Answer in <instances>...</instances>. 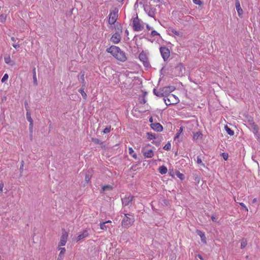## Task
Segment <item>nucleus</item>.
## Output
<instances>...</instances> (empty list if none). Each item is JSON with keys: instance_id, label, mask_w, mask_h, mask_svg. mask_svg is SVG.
I'll return each mask as SVG.
<instances>
[{"instance_id": "ddd939ff", "label": "nucleus", "mask_w": 260, "mask_h": 260, "mask_svg": "<svg viewBox=\"0 0 260 260\" xmlns=\"http://www.w3.org/2000/svg\"><path fill=\"white\" fill-rule=\"evenodd\" d=\"M134 198V197L133 196L131 195H129L127 197H125L124 198L122 199V205L124 206H131Z\"/></svg>"}, {"instance_id": "052dcab7", "label": "nucleus", "mask_w": 260, "mask_h": 260, "mask_svg": "<svg viewBox=\"0 0 260 260\" xmlns=\"http://www.w3.org/2000/svg\"><path fill=\"white\" fill-rule=\"evenodd\" d=\"M198 257L201 259H203L202 256L200 254L198 255Z\"/></svg>"}, {"instance_id": "cd10ccee", "label": "nucleus", "mask_w": 260, "mask_h": 260, "mask_svg": "<svg viewBox=\"0 0 260 260\" xmlns=\"http://www.w3.org/2000/svg\"><path fill=\"white\" fill-rule=\"evenodd\" d=\"M84 85H83L82 87L79 90V92L81 94L82 97L84 98V99H86V93L84 92Z\"/></svg>"}, {"instance_id": "13d9d810", "label": "nucleus", "mask_w": 260, "mask_h": 260, "mask_svg": "<svg viewBox=\"0 0 260 260\" xmlns=\"http://www.w3.org/2000/svg\"><path fill=\"white\" fill-rule=\"evenodd\" d=\"M256 201H257V199L256 198H254L252 200V203H254L256 202Z\"/></svg>"}, {"instance_id": "c03bdc74", "label": "nucleus", "mask_w": 260, "mask_h": 260, "mask_svg": "<svg viewBox=\"0 0 260 260\" xmlns=\"http://www.w3.org/2000/svg\"><path fill=\"white\" fill-rule=\"evenodd\" d=\"M222 157L224 160H227L228 158V154L226 153H222Z\"/></svg>"}, {"instance_id": "ea45409f", "label": "nucleus", "mask_w": 260, "mask_h": 260, "mask_svg": "<svg viewBox=\"0 0 260 260\" xmlns=\"http://www.w3.org/2000/svg\"><path fill=\"white\" fill-rule=\"evenodd\" d=\"M58 250H60L59 254L63 255L66 252V249L64 248L60 247L58 248Z\"/></svg>"}, {"instance_id": "9b49d317", "label": "nucleus", "mask_w": 260, "mask_h": 260, "mask_svg": "<svg viewBox=\"0 0 260 260\" xmlns=\"http://www.w3.org/2000/svg\"><path fill=\"white\" fill-rule=\"evenodd\" d=\"M174 70L176 76H181L185 74V69L184 66H175Z\"/></svg>"}, {"instance_id": "dca6fc26", "label": "nucleus", "mask_w": 260, "mask_h": 260, "mask_svg": "<svg viewBox=\"0 0 260 260\" xmlns=\"http://www.w3.org/2000/svg\"><path fill=\"white\" fill-rule=\"evenodd\" d=\"M111 223V220H108L105 222H101L100 223V229L101 230L106 231L108 229L110 228L109 224Z\"/></svg>"}, {"instance_id": "de8ad7c7", "label": "nucleus", "mask_w": 260, "mask_h": 260, "mask_svg": "<svg viewBox=\"0 0 260 260\" xmlns=\"http://www.w3.org/2000/svg\"><path fill=\"white\" fill-rule=\"evenodd\" d=\"M100 145L101 146V148H106V145L105 144V143L103 142H101V143L100 144Z\"/></svg>"}, {"instance_id": "8fccbe9b", "label": "nucleus", "mask_w": 260, "mask_h": 260, "mask_svg": "<svg viewBox=\"0 0 260 260\" xmlns=\"http://www.w3.org/2000/svg\"><path fill=\"white\" fill-rule=\"evenodd\" d=\"M63 258V255L59 254L57 260H62Z\"/></svg>"}, {"instance_id": "f704fd0d", "label": "nucleus", "mask_w": 260, "mask_h": 260, "mask_svg": "<svg viewBox=\"0 0 260 260\" xmlns=\"http://www.w3.org/2000/svg\"><path fill=\"white\" fill-rule=\"evenodd\" d=\"M5 61L7 64H9L11 61V57L10 55H8L5 57Z\"/></svg>"}, {"instance_id": "4468645a", "label": "nucleus", "mask_w": 260, "mask_h": 260, "mask_svg": "<svg viewBox=\"0 0 260 260\" xmlns=\"http://www.w3.org/2000/svg\"><path fill=\"white\" fill-rule=\"evenodd\" d=\"M168 31L169 32V35H171V33L174 34L175 36L179 37L182 38L183 36V33L181 31H177L176 29H174L172 27H169L168 28Z\"/></svg>"}, {"instance_id": "37998d69", "label": "nucleus", "mask_w": 260, "mask_h": 260, "mask_svg": "<svg viewBox=\"0 0 260 260\" xmlns=\"http://www.w3.org/2000/svg\"><path fill=\"white\" fill-rule=\"evenodd\" d=\"M151 35L153 37L159 35V34L156 30H152L151 33Z\"/></svg>"}, {"instance_id": "9d476101", "label": "nucleus", "mask_w": 260, "mask_h": 260, "mask_svg": "<svg viewBox=\"0 0 260 260\" xmlns=\"http://www.w3.org/2000/svg\"><path fill=\"white\" fill-rule=\"evenodd\" d=\"M175 89V87L173 86H168L161 88V91L165 94V98H167L169 95L171 94V92Z\"/></svg>"}, {"instance_id": "3c124183", "label": "nucleus", "mask_w": 260, "mask_h": 260, "mask_svg": "<svg viewBox=\"0 0 260 260\" xmlns=\"http://www.w3.org/2000/svg\"><path fill=\"white\" fill-rule=\"evenodd\" d=\"M13 47L16 49V48H19L20 47V45L19 44H13Z\"/></svg>"}, {"instance_id": "e433bc0d", "label": "nucleus", "mask_w": 260, "mask_h": 260, "mask_svg": "<svg viewBox=\"0 0 260 260\" xmlns=\"http://www.w3.org/2000/svg\"><path fill=\"white\" fill-rule=\"evenodd\" d=\"M8 75L7 74H5L1 80L2 82H5L6 80H8Z\"/></svg>"}, {"instance_id": "a211bd4d", "label": "nucleus", "mask_w": 260, "mask_h": 260, "mask_svg": "<svg viewBox=\"0 0 260 260\" xmlns=\"http://www.w3.org/2000/svg\"><path fill=\"white\" fill-rule=\"evenodd\" d=\"M235 6H236V8L237 11L238 15L240 17H241L242 14L243 13V10L242 9V8H241L240 3V2L239 0H236Z\"/></svg>"}, {"instance_id": "bb28decb", "label": "nucleus", "mask_w": 260, "mask_h": 260, "mask_svg": "<svg viewBox=\"0 0 260 260\" xmlns=\"http://www.w3.org/2000/svg\"><path fill=\"white\" fill-rule=\"evenodd\" d=\"M156 135L155 134L147 133V138L149 140L155 139L156 138Z\"/></svg>"}, {"instance_id": "a878e982", "label": "nucleus", "mask_w": 260, "mask_h": 260, "mask_svg": "<svg viewBox=\"0 0 260 260\" xmlns=\"http://www.w3.org/2000/svg\"><path fill=\"white\" fill-rule=\"evenodd\" d=\"M158 170H159V173L161 174H166L167 172V171H168L167 168L164 166L159 167Z\"/></svg>"}, {"instance_id": "a19ab883", "label": "nucleus", "mask_w": 260, "mask_h": 260, "mask_svg": "<svg viewBox=\"0 0 260 260\" xmlns=\"http://www.w3.org/2000/svg\"><path fill=\"white\" fill-rule=\"evenodd\" d=\"M110 130H111V127H106L105 128L104 131H103V133H105V134H107V133H108L110 132Z\"/></svg>"}, {"instance_id": "f257e3e1", "label": "nucleus", "mask_w": 260, "mask_h": 260, "mask_svg": "<svg viewBox=\"0 0 260 260\" xmlns=\"http://www.w3.org/2000/svg\"><path fill=\"white\" fill-rule=\"evenodd\" d=\"M134 79L135 76L133 72L126 71L125 73L120 74L119 75L118 80L120 82L121 88H131L133 86L132 83Z\"/></svg>"}, {"instance_id": "5701e85b", "label": "nucleus", "mask_w": 260, "mask_h": 260, "mask_svg": "<svg viewBox=\"0 0 260 260\" xmlns=\"http://www.w3.org/2000/svg\"><path fill=\"white\" fill-rule=\"evenodd\" d=\"M197 233L198 234V235H199L200 236L202 241L204 243H206V237H205V235L204 234V233L199 230L197 231Z\"/></svg>"}, {"instance_id": "6ab92c4d", "label": "nucleus", "mask_w": 260, "mask_h": 260, "mask_svg": "<svg viewBox=\"0 0 260 260\" xmlns=\"http://www.w3.org/2000/svg\"><path fill=\"white\" fill-rule=\"evenodd\" d=\"M249 122V125L251 126V127L253 129V132L255 134H256L258 132V128L257 125L253 121V120L250 121Z\"/></svg>"}, {"instance_id": "2eb2a0df", "label": "nucleus", "mask_w": 260, "mask_h": 260, "mask_svg": "<svg viewBox=\"0 0 260 260\" xmlns=\"http://www.w3.org/2000/svg\"><path fill=\"white\" fill-rule=\"evenodd\" d=\"M142 152L143 155L147 158H151L153 156V152L151 149L143 148Z\"/></svg>"}, {"instance_id": "1a4fd4ad", "label": "nucleus", "mask_w": 260, "mask_h": 260, "mask_svg": "<svg viewBox=\"0 0 260 260\" xmlns=\"http://www.w3.org/2000/svg\"><path fill=\"white\" fill-rule=\"evenodd\" d=\"M122 30H120V32L117 31L114 33L110 38L111 41L114 44H118L121 40V33Z\"/></svg>"}, {"instance_id": "f8f14e48", "label": "nucleus", "mask_w": 260, "mask_h": 260, "mask_svg": "<svg viewBox=\"0 0 260 260\" xmlns=\"http://www.w3.org/2000/svg\"><path fill=\"white\" fill-rule=\"evenodd\" d=\"M139 59L144 64V65H148L149 63V59L147 55L145 52L142 51L139 56Z\"/></svg>"}, {"instance_id": "c756f323", "label": "nucleus", "mask_w": 260, "mask_h": 260, "mask_svg": "<svg viewBox=\"0 0 260 260\" xmlns=\"http://www.w3.org/2000/svg\"><path fill=\"white\" fill-rule=\"evenodd\" d=\"M193 178H194V183L196 184H199L200 183V176L198 175V174H194L193 175Z\"/></svg>"}, {"instance_id": "412c9836", "label": "nucleus", "mask_w": 260, "mask_h": 260, "mask_svg": "<svg viewBox=\"0 0 260 260\" xmlns=\"http://www.w3.org/2000/svg\"><path fill=\"white\" fill-rule=\"evenodd\" d=\"M153 93L155 95H156L158 97H159V98L164 97L165 98V94H164L162 91H161V88H160L158 90H157L156 89H154Z\"/></svg>"}, {"instance_id": "a18cd8bd", "label": "nucleus", "mask_w": 260, "mask_h": 260, "mask_svg": "<svg viewBox=\"0 0 260 260\" xmlns=\"http://www.w3.org/2000/svg\"><path fill=\"white\" fill-rule=\"evenodd\" d=\"M90 176L89 175L86 174L85 176V181L88 183L90 180Z\"/></svg>"}, {"instance_id": "4d7b16f0", "label": "nucleus", "mask_w": 260, "mask_h": 260, "mask_svg": "<svg viewBox=\"0 0 260 260\" xmlns=\"http://www.w3.org/2000/svg\"><path fill=\"white\" fill-rule=\"evenodd\" d=\"M179 135H180V133H178L176 135V136H175V139L178 138V137H179Z\"/></svg>"}, {"instance_id": "774afa93", "label": "nucleus", "mask_w": 260, "mask_h": 260, "mask_svg": "<svg viewBox=\"0 0 260 260\" xmlns=\"http://www.w3.org/2000/svg\"><path fill=\"white\" fill-rule=\"evenodd\" d=\"M25 106H26V105H27V102H25Z\"/></svg>"}, {"instance_id": "f03ea898", "label": "nucleus", "mask_w": 260, "mask_h": 260, "mask_svg": "<svg viewBox=\"0 0 260 260\" xmlns=\"http://www.w3.org/2000/svg\"><path fill=\"white\" fill-rule=\"evenodd\" d=\"M107 51L121 61L124 62L127 59L125 53L117 46H111L107 49Z\"/></svg>"}, {"instance_id": "20e7f679", "label": "nucleus", "mask_w": 260, "mask_h": 260, "mask_svg": "<svg viewBox=\"0 0 260 260\" xmlns=\"http://www.w3.org/2000/svg\"><path fill=\"white\" fill-rule=\"evenodd\" d=\"M118 10L117 8L114 9L110 12L109 15L108 23L109 24H114L117 20L118 17Z\"/></svg>"}, {"instance_id": "393cba45", "label": "nucleus", "mask_w": 260, "mask_h": 260, "mask_svg": "<svg viewBox=\"0 0 260 260\" xmlns=\"http://www.w3.org/2000/svg\"><path fill=\"white\" fill-rule=\"evenodd\" d=\"M26 118L30 123V126H33V120L31 118L30 113L28 111H27L26 112Z\"/></svg>"}, {"instance_id": "7c9ffc66", "label": "nucleus", "mask_w": 260, "mask_h": 260, "mask_svg": "<svg viewBox=\"0 0 260 260\" xmlns=\"http://www.w3.org/2000/svg\"><path fill=\"white\" fill-rule=\"evenodd\" d=\"M128 152H129V154H131V155H132V156L134 158H137V154L135 153H134V151L132 148L129 147L128 148Z\"/></svg>"}, {"instance_id": "680f3d73", "label": "nucleus", "mask_w": 260, "mask_h": 260, "mask_svg": "<svg viewBox=\"0 0 260 260\" xmlns=\"http://www.w3.org/2000/svg\"><path fill=\"white\" fill-rule=\"evenodd\" d=\"M182 131H183V128H182V127H181L180 128L179 132V133H180H180L182 132Z\"/></svg>"}, {"instance_id": "5fc2aeb1", "label": "nucleus", "mask_w": 260, "mask_h": 260, "mask_svg": "<svg viewBox=\"0 0 260 260\" xmlns=\"http://www.w3.org/2000/svg\"><path fill=\"white\" fill-rule=\"evenodd\" d=\"M33 76H36V68H34L33 69Z\"/></svg>"}, {"instance_id": "423d86ee", "label": "nucleus", "mask_w": 260, "mask_h": 260, "mask_svg": "<svg viewBox=\"0 0 260 260\" xmlns=\"http://www.w3.org/2000/svg\"><path fill=\"white\" fill-rule=\"evenodd\" d=\"M133 27L135 31H139L144 28V26L140 22L138 17L134 18L133 20Z\"/></svg>"}, {"instance_id": "c85d7f7f", "label": "nucleus", "mask_w": 260, "mask_h": 260, "mask_svg": "<svg viewBox=\"0 0 260 260\" xmlns=\"http://www.w3.org/2000/svg\"><path fill=\"white\" fill-rule=\"evenodd\" d=\"M225 129L226 131V132H227V133L230 135V136H233L234 134V132L233 131H232L230 127H229L227 125H225Z\"/></svg>"}, {"instance_id": "7ed1b4c3", "label": "nucleus", "mask_w": 260, "mask_h": 260, "mask_svg": "<svg viewBox=\"0 0 260 260\" xmlns=\"http://www.w3.org/2000/svg\"><path fill=\"white\" fill-rule=\"evenodd\" d=\"M125 217L123 218L121 222V226L124 228H128L131 226L135 221V219L133 216L129 214H124Z\"/></svg>"}, {"instance_id": "49530a36", "label": "nucleus", "mask_w": 260, "mask_h": 260, "mask_svg": "<svg viewBox=\"0 0 260 260\" xmlns=\"http://www.w3.org/2000/svg\"><path fill=\"white\" fill-rule=\"evenodd\" d=\"M240 205L243 207V208H244L246 211H248V209L246 207V206L245 205V204L243 203H240Z\"/></svg>"}, {"instance_id": "864d4df0", "label": "nucleus", "mask_w": 260, "mask_h": 260, "mask_svg": "<svg viewBox=\"0 0 260 260\" xmlns=\"http://www.w3.org/2000/svg\"><path fill=\"white\" fill-rule=\"evenodd\" d=\"M197 162L199 164H200L202 163V160H201V158L198 157V158H197Z\"/></svg>"}, {"instance_id": "473e14b6", "label": "nucleus", "mask_w": 260, "mask_h": 260, "mask_svg": "<svg viewBox=\"0 0 260 260\" xmlns=\"http://www.w3.org/2000/svg\"><path fill=\"white\" fill-rule=\"evenodd\" d=\"M6 20V16L4 14H1L0 15V22L4 23Z\"/></svg>"}, {"instance_id": "bf43d9fd", "label": "nucleus", "mask_w": 260, "mask_h": 260, "mask_svg": "<svg viewBox=\"0 0 260 260\" xmlns=\"http://www.w3.org/2000/svg\"><path fill=\"white\" fill-rule=\"evenodd\" d=\"M29 130L30 133H32V126L29 125Z\"/></svg>"}, {"instance_id": "f3484780", "label": "nucleus", "mask_w": 260, "mask_h": 260, "mask_svg": "<svg viewBox=\"0 0 260 260\" xmlns=\"http://www.w3.org/2000/svg\"><path fill=\"white\" fill-rule=\"evenodd\" d=\"M151 127L157 132H161L163 129L162 125L159 123H154L151 124Z\"/></svg>"}, {"instance_id": "4be33fe9", "label": "nucleus", "mask_w": 260, "mask_h": 260, "mask_svg": "<svg viewBox=\"0 0 260 260\" xmlns=\"http://www.w3.org/2000/svg\"><path fill=\"white\" fill-rule=\"evenodd\" d=\"M88 236L87 231L85 230L82 234H80L77 237V241H79Z\"/></svg>"}, {"instance_id": "6e6d98bb", "label": "nucleus", "mask_w": 260, "mask_h": 260, "mask_svg": "<svg viewBox=\"0 0 260 260\" xmlns=\"http://www.w3.org/2000/svg\"><path fill=\"white\" fill-rule=\"evenodd\" d=\"M11 40L13 42H15L16 41V39L14 37H12L11 38Z\"/></svg>"}, {"instance_id": "603ef678", "label": "nucleus", "mask_w": 260, "mask_h": 260, "mask_svg": "<svg viewBox=\"0 0 260 260\" xmlns=\"http://www.w3.org/2000/svg\"><path fill=\"white\" fill-rule=\"evenodd\" d=\"M4 183H0V191H3V188L4 187Z\"/></svg>"}, {"instance_id": "2f4dec72", "label": "nucleus", "mask_w": 260, "mask_h": 260, "mask_svg": "<svg viewBox=\"0 0 260 260\" xmlns=\"http://www.w3.org/2000/svg\"><path fill=\"white\" fill-rule=\"evenodd\" d=\"M176 176L179 178L181 180H183L184 178V175L181 173L179 171H176Z\"/></svg>"}, {"instance_id": "72a5a7b5", "label": "nucleus", "mask_w": 260, "mask_h": 260, "mask_svg": "<svg viewBox=\"0 0 260 260\" xmlns=\"http://www.w3.org/2000/svg\"><path fill=\"white\" fill-rule=\"evenodd\" d=\"M247 245V241L245 239H243L241 243V248H245Z\"/></svg>"}, {"instance_id": "58836bf2", "label": "nucleus", "mask_w": 260, "mask_h": 260, "mask_svg": "<svg viewBox=\"0 0 260 260\" xmlns=\"http://www.w3.org/2000/svg\"><path fill=\"white\" fill-rule=\"evenodd\" d=\"M194 4L196 5H198L199 6H201L203 4V3L201 0H192Z\"/></svg>"}, {"instance_id": "79ce46f5", "label": "nucleus", "mask_w": 260, "mask_h": 260, "mask_svg": "<svg viewBox=\"0 0 260 260\" xmlns=\"http://www.w3.org/2000/svg\"><path fill=\"white\" fill-rule=\"evenodd\" d=\"M33 82H34V84L35 86H37L38 85L37 76H33Z\"/></svg>"}, {"instance_id": "aec40b11", "label": "nucleus", "mask_w": 260, "mask_h": 260, "mask_svg": "<svg viewBox=\"0 0 260 260\" xmlns=\"http://www.w3.org/2000/svg\"><path fill=\"white\" fill-rule=\"evenodd\" d=\"M202 134L200 132L193 133V139L194 141L198 142L199 140L202 139Z\"/></svg>"}, {"instance_id": "338daca9", "label": "nucleus", "mask_w": 260, "mask_h": 260, "mask_svg": "<svg viewBox=\"0 0 260 260\" xmlns=\"http://www.w3.org/2000/svg\"><path fill=\"white\" fill-rule=\"evenodd\" d=\"M149 15L150 16H152V15L150 13H149Z\"/></svg>"}, {"instance_id": "e2e57ef3", "label": "nucleus", "mask_w": 260, "mask_h": 260, "mask_svg": "<svg viewBox=\"0 0 260 260\" xmlns=\"http://www.w3.org/2000/svg\"><path fill=\"white\" fill-rule=\"evenodd\" d=\"M149 121H150V122H152V121H153V119H152V117L150 118V119H149Z\"/></svg>"}, {"instance_id": "39448f33", "label": "nucleus", "mask_w": 260, "mask_h": 260, "mask_svg": "<svg viewBox=\"0 0 260 260\" xmlns=\"http://www.w3.org/2000/svg\"><path fill=\"white\" fill-rule=\"evenodd\" d=\"M164 100L167 105L176 104L179 101L178 99L173 94L169 95L167 98H164Z\"/></svg>"}, {"instance_id": "69168bd1", "label": "nucleus", "mask_w": 260, "mask_h": 260, "mask_svg": "<svg viewBox=\"0 0 260 260\" xmlns=\"http://www.w3.org/2000/svg\"><path fill=\"white\" fill-rule=\"evenodd\" d=\"M214 219H215V217L212 216V221H214Z\"/></svg>"}, {"instance_id": "4c0bfd02", "label": "nucleus", "mask_w": 260, "mask_h": 260, "mask_svg": "<svg viewBox=\"0 0 260 260\" xmlns=\"http://www.w3.org/2000/svg\"><path fill=\"white\" fill-rule=\"evenodd\" d=\"M164 149L166 150H170L171 149V144L170 143L166 144L164 147Z\"/></svg>"}, {"instance_id": "6e6552de", "label": "nucleus", "mask_w": 260, "mask_h": 260, "mask_svg": "<svg viewBox=\"0 0 260 260\" xmlns=\"http://www.w3.org/2000/svg\"><path fill=\"white\" fill-rule=\"evenodd\" d=\"M68 237V233L67 232L64 230H62V235L60 237V240L58 244V246H64L67 243Z\"/></svg>"}, {"instance_id": "c9c22d12", "label": "nucleus", "mask_w": 260, "mask_h": 260, "mask_svg": "<svg viewBox=\"0 0 260 260\" xmlns=\"http://www.w3.org/2000/svg\"><path fill=\"white\" fill-rule=\"evenodd\" d=\"M91 141L94 143L96 144H99V145L100 144L101 142V140H100L99 139H96V138H92Z\"/></svg>"}, {"instance_id": "b1692460", "label": "nucleus", "mask_w": 260, "mask_h": 260, "mask_svg": "<svg viewBox=\"0 0 260 260\" xmlns=\"http://www.w3.org/2000/svg\"><path fill=\"white\" fill-rule=\"evenodd\" d=\"M112 188H113V187L111 185H105L102 187L101 192L103 193L105 191H110V190H112Z\"/></svg>"}, {"instance_id": "0eeeda50", "label": "nucleus", "mask_w": 260, "mask_h": 260, "mask_svg": "<svg viewBox=\"0 0 260 260\" xmlns=\"http://www.w3.org/2000/svg\"><path fill=\"white\" fill-rule=\"evenodd\" d=\"M161 55L165 61L168 60L170 56V50L166 47H161L159 48Z\"/></svg>"}, {"instance_id": "0e129e2a", "label": "nucleus", "mask_w": 260, "mask_h": 260, "mask_svg": "<svg viewBox=\"0 0 260 260\" xmlns=\"http://www.w3.org/2000/svg\"><path fill=\"white\" fill-rule=\"evenodd\" d=\"M147 28L148 29L150 30V27L148 25H147Z\"/></svg>"}, {"instance_id": "09e8293b", "label": "nucleus", "mask_w": 260, "mask_h": 260, "mask_svg": "<svg viewBox=\"0 0 260 260\" xmlns=\"http://www.w3.org/2000/svg\"><path fill=\"white\" fill-rule=\"evenodd\" d=\"M81 79L82 81V82L84 83V73H82V72H81Z\"/></svg>"}]
</instances>
